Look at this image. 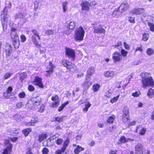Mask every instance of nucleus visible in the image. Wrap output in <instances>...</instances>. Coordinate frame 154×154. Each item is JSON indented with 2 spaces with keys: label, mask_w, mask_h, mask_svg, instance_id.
<instances>
[{
  "label": "nucleus",
  "mask_w": 154,
  "mask_h": 154,
  "mask_svg": "<svg viewBox=\"0 0 154 154\" xmlns=\"http://www.w3.org/2000/svg\"><path fill=\"white\" fill-rule=\"evenodd\" d=\"M142 80L141 82L142 87L144 88L147 87H154V82L153 79L151 76L146 77L143 75H141Z\"/></svg>",
  "instance_id": "obj_1"
},
{
  "label": "nucleus",
  "mask_w": 154,
  "mask_h": 154,
  "mask_svg": "<svg viewBox=\"0 0 154 154\" xmlns=\"http://www.w3.org/2000/svg\"><path fill=\"white\" fill-rule=\"evenodd\" d=\"M85 34V31L81 26L76 30L75 33V39L76 41H81L83 39Z\"/></svg>",
  "instance_id": "obj_2"
},
{
  "label": "nucleus",
  "mask_w": 154,
  "mask_h": 154,
  "mask_svg": "<svg viewBox=\"0 0 154 154\" xmlns=\"http://www.w3.org/2000/svg\"><path fill=\"white\" fill-rule=\"evenodd\" d=\"M4 141V145L6 147L3 149L2 154H11L12 151L13 145L9 140L5 139Z\"/></svg>",
  "instance_id": "obj_3"
},
{
  "label": "nucleus",
  "mask_w": 154,
  "mask_h": 154,
  "mask_svg": "<svg viewBox=\"0 0 154 154\" xmlns=\"http://www.w3.org/2000/svg\"><path fill=\"white\" fill-rule=\"evenodd\" d=\"M62 65L69 71H72L75 69V65L74 63L66 59H63L61 62Z\"/></svg>",
  "instance_id": "obj_4"
},
{
  "label": "nucleus",
  "mask_w": 154,
  "mask_h": 154,
  "mask_svg": "<svg viewBox=\"0 0 154 154\" xmlns=\"http://www.w3.org/2000/svg\"><path fill=\"white\" fill-rule=\"evenodd\" d=\"M31 32L33 34V35L31 36V39L32 42L36 47H41V45L38 43L36 39V37L38 38V40H41V38L39 33L38 32L37 30L35 29H32Z\"/></svg>",
  "instance_id": "obj_5"
},
{
  "label": "nucleus",
  "mask_w": 154,
  "mask_h": 154,
  "mask_svg": "<svg viewBox=\"0 0 154 154\" xmlns=\"http://www.w3.org/2000/svg\"><path fill=\"white\" fill-rule=\"evenodd\" d=\"M129 5L127 2H122L120 6L118 8L116 9L113 12V14H116V13L119 12L120 13H122L128 8L129 7Z\"/></svg>",
  "instance_id": "obj_6"
},
{
  "label": "nucleus",
  "mask_w": 154,
  "mask_h": 154,
  "mask_svg": "<svg viewBox=\"0 0 154 154\" xmlns=\"http://www.w3.org/2000/svg\"><path fill=\"white\" fill-rule=\"evenodd\" d=\"M13 37L11 38L12 45L15 48L18 49L19 47L20 44L18 34L17 33H15L14 36Z\"/></svg>",
  "instance_id": "obj_7"
},
{
  "label": "nucleus",
  "mask_w": 154,
  "mask_h": 154,
  "mask_svg": "<svg viewBox=\"0 0 154 154\" xmlns=\"http://www.w3.org/2000/svg\"><path fill=\"white\" fill-rule=\"evenodd\" d=\"M51 100L53 102L50 105V107L51 108H56L58 107L60 103L58 95H55L54 96H52L51 98Z\"/></svg>",
  "instance_id": "obj_8"
},
{
  "label": "nucleus",
  "mask_w": 154,
  "mask_h": 154,
  "mask_svg": "<svg viewBox=\"0 0 154 154\" xmlns=\"http://www.w3.org/2000/svg\"><path fill=\"white\" fill-rule=\"evenodd\" d=\"M66 55L69 58H71L72 60L75 59V51L70 48H65Z\"/></svg>",
  "instance_id": "obj_9"
},
{
  "label": "nucleus",
  "mask_w": 154,
  "mask_h": 154,
  "mask_svg": "<svg viewBox=\"0 0 154 154\" xmlns=\"http://www.w3.org/2000/svg\"><path fill=\"white\" fill-rule=\"evenodd\" d=\"M69 143V138H67L64 141L63 146L60 149H58L55 152V154H62V152H64L66 149Z\"/></svg>",
  "instance_id": "obj_10"
},
{
  "label": "nucleus",
  "mask_w": 154,
  "mask_h": 154,
  "mask_svg": "<svg viewBox=\"0 0 154 154\" xmlns=\"http://www.w3.org/2000/svg\"><path fill=\"white\" fill-rule=\"evenodd\" d=\"M32 103L30 104V109L36 110L38 109L40 106L41 102L38 100L34 98L31 100Z\"/></svg>",
  "instance_id": "obj_11"
},
{
  "label": "nucleus",
  "mask_w": 154,
  "mask_h": 154,
  "mask_svg": "<svg viewBox=\"0 0 154 154\" xmlns=\"http://www.w3.org/2000/svg\"><path fill=\"white\" fill-rule=\"evenodd\" d=\"M0 20L2 27L4 28L5 26H7L8 22V17L7 12L5 13L3 11L0 15Z\"/></svg>",
  "instance_id": "obj_12"
},
{
  "label": "nucleus",
  "mask_w": 154,
  "mask_h": 154,
  "mask_svg": "<svg viewBox=\"0 0 154 154\" xmlns=\"http://www.w3.org/2000/svg\"><path fill=\"white\" fill-rule=\"evenodd\" d=\"M34 85L38 86L40 88H43L44 86L43 85L42 78L38 76L35 77L34 81L33 82Z\"/></svg>",
  "instance_id": "obj_13"
},
{
  "label": "nucleus",
  "mask_w": 154,
  "mask_h": 154,
  "mask_svg": "<svg viewBox=\"0 0 154 154\" xmlns=\"http://www.w3.org/2000/svg\"><path fill=\"white\" fill-rule=\"evenodd\" d=\"M93 28L94 29L93 32L94 34H104L105 33L106 30L101 25H99L97 26H94Z\"/></svg>",
  "instance_id": "obj_14"
},
{
  "label": "nucleus",
  "mask_w": 154,
  "mask_h": 154,
  "mask_svg": "<svg viewBox=\"0 0 154 154\" xmlns=\"http://www.w3.org/2000/svg\"><path fill=\"white\" fill-rule=\"evenodd\" d=\"M50 67H46L47 70L46 71L47 74L46 76L47 77L50 76L54 72V70L55 68V66L53 64L52 61L49 62Z\"/></svg>",
  "instance_id": "obj_15"
},
{
  "label": "nucleus",
  "mask_w": 154,
  "mask_h": 154,
  "mask_svg": "<svg viewBox=\"0 0 154 154\" xmlns=\"http://www.w3.org/2000/svg\"><path fill=\"white\" fill-rule=\"evenodd\" d=\"M112 59L114 63L120 62L122 60V55L120 53L115 51L112 55Z\"/></svg>",
  "instance_id": "obj_16"
},
{
  "label": "nucleus",
  "mask_w": 154,
  "mask_h": 154,
  "mask_svg": "<svg viewBox=\"0 0 154 154\" xmlns=\"http://www.w3.org/2000/svg\"><path fill=\"white\" fill-rule=\"evenodd\" d=\"M4 53H5L6 57H8L11 55L13 52L12 47L11 45H6L4 50Z\"/></svg>",
  "instance_id": "obj_17"
},
{
  "label": "nucleus",
  "mask_w": 154,
  "mask_h": 154,
  "mask_svg": "<svg viewBox=\"0 0 154 154\" xmlns=\"http://www.w3.org/2000/svg\"><path fill=\"white\" fill-rule=\"evenodd\" d=\"M81 7V10L82 11H88L90 10V4L89 2L86 0H82L80 4Z\"/></svg>",
  "instance_id": "obj_18"
},
{
  "label": "nucleus",
  "mask_w": 154,
  "mask_h": 154,
  "mask_svg": "<svg viewBox=\"0 0 154 154\" xmlns=\"http://www.w3.org/2000/svg\"><path fill=\"white\" fill-rule=\"evenodd\" d=\"M145 9L141 8H135L132 10V13L136 15L142 14L144 12Z\"/></svg>",
  "instance_id": "obj_19"
},
{
  "label": "nucleus",
  "mask_w": 154,
  "mask_h": 154,
  "mask_svg": "<svg viewBox=\"0 0 154 154\" xmlns=\"http://www.w3.org/2000/svg\"><path fill=\"white\" fill-rule=\"evenodd\" d=\"M129 111L128 109H127L125 113H124L122 115V120L124 122H125L129 120Z\"/></svg>",
  "instance_id": "obj_20"
},
{
  "label": "nucleus",
  "mask_w": 154,
  "mask_h": 154,
  "mask_svg": "<svg viewBox=\"0 0 154 154\" xmlns=\"http://www.w3.org/2000/svg\"><path fill=\"white\" fill-rule=\"evenodd\" d=\"M48 136L47 133H42L38 136V141L39 142H42L44 140L46 139Z\"/></svg>",
  "instance_id": "obj_21"
},
{
  "label": "nucleus",
  "mask_w": 154,
  "mask_h": 154,
  "mask_svg": "<svg viewBox=\"0 0 154 154\" xmlns=\"http://www.w3.org/2000/svg\"><path fill=\"white\" fill-rule=\"evenodd\" d=\"M114 71H106L104 73V76L106 77H112L114 76Z\"/></svg>",
  "instance_id": "obj_22"
},
{
  "label": "nucleus",
  "mask_w": 154,
  "mask_h": 154,
  "mask_svg": "<svg viewBox=\"0 0 154 154\" xmlns=\"http://www.w3.org/2000/svg\"><path fill=\"white\" fill-rule=\"evenodd\" d=\"M133 139H131L130 138H128V139L126 138L125 136H121L120 139H119V141L121 143H125L128 142L129 141H133Z\"/></svg>",
  "instance_id": "obj_23"
},
{
  "label": "nucleus",
  "mask_w": 154,
  "mask_h": 154,
  "mask_svg": "<svg viewBox=\"0 0 154 154\" xmlns=\"http://www.w3.org/2000/svg\"><path fill=\"white\" fill-rule=\"evenodd\" d=\"M84 150V148L79 145L76 146V148L74 150V152L75 154H78L81 151Z\"/></svg>",
  "instance_id": "obj_24"
},
{
  "label": "nucleus",
  "mask_w": 154,
  "mask_h": 154,
  "mask_svg": "<svg viewBox=\"0 0 154 154\" xmlns=\"http://www.w3.org/2000/svg\"><path fill=\"white\" fill-rule=\"evenodd\" d=\"M64 116H58L54 117V120H52V122H57L59 123H60L63 122V118Z\"/></svg>",
  "instance_id": "obj_25"
},
{
  "label": "nucleus",
  "mask_w": 154,
  "mask_h": 154,
  "mask_svg": "<svg viewBox=\"0 0 154 154\" xmlns=\"http://www.w3.org/2000/svg\"><path fill=\"white\" fill-rule=\"evenodd\" d=\"M32 129L31 128H28L23 129L22 131V133L24 134V136L27 137L30 132L32 131Z\"/></svg>",
  "instance_id": "obj_26"
},
{
  "label": "nucleus",
  "mask_w": 154,
  "mask_h": 154,
  "mask_svg": "<svg viewBox=\"0 0 154 154\" xmlns=\"http://www.w3.org/2000/svg\"><path fill=\"white\" fill-rule=\"evenodd\" d=\"M116 118L115 116L112 114L111 116L109 117L106 120V122L109 124H112L113 123Z\"/></svg>",
  "instance_id": "obj_27"
},
{
  "label": "nucleus",
  "mask_w": 154,
  "mask_h": 154,
  "mask_svg": "<svg viewBox=\"0 0 154 154\" xmlns=\"http://www.w3.org/2000/svg\"><path fill=\"white\" fill-rule=\"evenodd\" d=\"M94 72V68L92 67H90L88 70L87 73V76L88 78H90L91 75H93Z\"/></svg>",
  "instance_id": "obj_28"
},
{
  "label": "nucleus",
  "mask_w": 154,
  "mask_h": 154,
  "mask_svg": "<svg viewBox=\"0 0 154 154\" xmlns=\"http://www.w3.org/2000/svg\"><path fill=\"white\" fill-rule=\"evenodd\" d=\"M91 85V82L89 81H85L83 83V85L84 88L86 89H88Z\"/></svg>",
  "instance_id": "obj_29"
},
{
  "label": "nucleus",
  "mask_w": 154,
  "mask_h": 154,
  "mask_svg": "<svg viewBox=\"0 0 154 154\" xmlns=\"http://www.w3.org/2000/svg\"><path fill=\"white\" fill-rule=\"evenodd\" d=\"M147 95L149 98H151L154 96V89L152 88H149L148 91Z\"/></svg>",
  "instance_id": "obj_30"
},
{
  "label": "nucleus",
  "mask_w": 154,
  "mask_h": 154,
  "mask_svg": "<svg viewBox=\"0 0 154 154\" xmlns=\"http://www.w3.org/2000/svg\"><path fill=\"white\" fill-rule=\"evenodd\" d=\"M100 87V85L97 83H96L93 85L92 89L94 92H96L99 91Z\"/></svg>",
  "instance_id": "obj_31"
},
{
  "label": "nucleus",
  "mask_w": 154,
  "mask_h": 154,
  "mask_svg": "<svg viewBox=\"0 0 154 154\" xmlns=\"http://www.w3.org/2000/svg\"><path fill=\"white\" fill-rule=\"evenodd\" d=\"M91 106V104L89 102H87L85 105V107L83 109L84 112H87L88 110V109Z\"/></svg>",
  "instance_id": "obj_32"
},
{
  "label": "nucleus",
  "mask_w": 154,
  "mask_h": 154,
  "mask_svg": "<svg viewBox=\"0 0 154 154\" xmlns=\"http://www.w3.org/2000/svg\"><path fill=\"white\" fill-rule=\"evenodd\" d=\"M69 103V102L67 101L62 104L59 107L58 109V111L59 112H60L62 111L66 106Z\"/></svg>",
  "instance_id": "obj_33"
},
{
  "label": "nucleus",
  "mask_w": 154,
  "mask_h": 154,
  "mask_svg": "<svg viewBox=\"0 0 154 154\" xmlns=\"http://www.w3.org/2000/svg\"><path fill=\"white\" fill-rule=\"evenodd\" d=\"M75 24L74 22L71 21L67 26V28L70 29H73L75 27Z\"/></svg>",
  "instance_id": "obj_34"
},
{
  "label": "nucleus",
  "mask_w": 154,
  "mask_h": 154,
  "mask_svg": "<svg viewBox=\"0 0 154 154\" xmlns=\"http://www.w3.org/2000/svg\"><path fill=\"white\" fill-rule=\"evenodd\" d=\"M143 148L142 145L140 143H138L135 146L136 152H140Z\"/></svg>",
  "instance_id": "obj_35"
},
{
  "label": "nucleus",
  "mask_w": 154,
  "mask_h": 154,
  "mask_svg": "<svg viewBox=\"0 0 154 154\" xmlns=\"http://www.w3.org/2000/svg\"><path fill=\"white\" fill-rule=\"evenodd\" d=\"M17 31V29L15 28L12 27L11 28V32L10 34L11 38V37H13V36H14L15 35V33H17L16 32Z\"/></svg>",
  "instance_id": "obj_36"
},
{
  "label": "nucleus",
  "mask_w": 154,
  "mask_h": 154,
  "mask_svg": "<svg viewBox=\"0 0 154 154\" xmlns=\"http://www.w3.org/2000/svg\"><path fill=\"white\" fill-rule=\"evenodd\" d=\"M146 128L143 127L141 128L139 130L138 134L140 135H144L146 131Z\"/></svg>",
  "instance_id": "obj_37"
},
{
  "label": "nucleus",
  "mask_w": 154,
  "mask_h": 154,
  "mask_svg": "<svg viewBox=\"0 0 154 154\" xmlns=\"http://www.w3.org/2000/svg\"><path fill=\"white\" fill-rule=\"evenodd\" d=\"M149 34L148 33H144L142 35V40L144 41H147L149 39Z\"/></svg>",
  "instance_id": "obj_38"
},
{
  "label": "nucleus",
  "mask_w": 154,
  "mask_h": 154,
  "mask_svg": "<svg viewBox=\"0 0 154 154\" xmlns=\"http://www.w3.org/2000/svg\"><path fill=\"white\" fill-rule=\"evenodd\" d=\"M30 121L32 125L34 126L36 123L38 122V119L37 117H33Z\"/></svg>",
  "instance_id": "obj_39"
},
{
  "label": "nucleus",
  "mask_w": 154,
  "mask_h": 154,
  "mask_svg": "<svg viewBox=\"0 0 154 154\" xmlns=\"http://www.w3.org/2000/svg\"><path fill=\"white\" fill-rule=\"evenodd\" d=\"M147 25L149 26L150 30L151 31L154 32V24L151 22H148Z\"/></svg>",
  "instance_id": "obj_40"
},
{
  "label": "nucleus",
  "mask_w": 154,
  "mask_h": 154,
  "mask_svg": "<svg viewBox=\"0 0 154 154\" xmlns=\"http://www.w3.org/2000/svg\"><path fill=\"white\" fill-rule=\"evenodd\" d=\"M121 55L124 57H127L128 52L124 49H122L121 51Z\"/></svg>",
  "instance_id": "obj_41"
},
{
  "label": "nucleus",
  "mask_w": 154,
  "mask_h": 154,
  "mask_svg": "<svg viewBox=\"0 0 154 154\" xmlns=\"http://www.w3.org/2000/svg\"><path fill=\"white\" fill-rule=\"evenodd\" d=\"M147 54L149 55H151L154 53V50L151 48H148L146 50Z\"/></svg>",
  "instance_id": "obj_42"
},
{
  "label": "nucleus",
  "mask_w": 154,
  "mask_h": 154,
  "mask_svg": "<svg viewBox=\"0 0 154 154\" xmlns=\"http://www.w3.org/2000/svg\"><path fill=\"white\" fill-rule=\"evenodd\" d=\"M63 141V139L61 138H58L55 141L57 144L58 145H61Z\"/></svg>",
  "instance_id": "obj_43"
},
{
  "label": "nucleus",
  "mask_w": 154,
  "mask_h": 154,
  "mask_svg": "<svg viewBox=\"0 0 154 154\" xmlns=\"http://www.w3.org/2000/svg\"><path fill=\"white\" fill-rule=\"evenodd\" d=\"M54 33V31L52 29H49L46 30L45 32V34L48 35H52Z\"/></svg>",
  "instance_id": "obj_44"
},
{
  "label": "nucleus",
  "mask_w": 154,
  "mask_h": 154,
  "mask_svg": "<svg viewBox=\"0 0 154 154\" xmlns=\"http://www.w3.org/2000/svg\"><path fill=\"white\" fill-rule=\"evenodd\" d=\"M119 96V94L116 97H113L110 100V102L112 103H113L114 102H116L118 100Z\"/></svg>",
  "instance_id": "obj_45"
},
{
  "label": "nucleus",
  "mask_w": 154,
  "mask_h": 154,
  "mask_svg": "<svg viewBox=\"0 0 154 154\" xmlns=\"http://www.w3.org/2000/svg\"><path fill=\"white\" fill-rule=\"evenodd\" d=\"M67 2H63V11L64 12H65L67 8Z\"/></svg>",
  "instance_id": "obj_46"
},
{
  "label": "nucleus",
  "mask_w": 154,
  "mask_h": 154,
  "mask_svg": "<svg viewBox=\"0 0 154 154\" xmlns=\"http://www.w3.org/2000/svg\"><path fill=\"white\" fill-rule=\"evenodd\" d=\"M135 17H129L128 18V20L129 22L132 23H134L135 22Z\"/></svg>",
  "instance_id": "obj_47"
},
{
  "label": "nucleus",
  "mask_w": 154,
  "mask_h": 154,
  "mask_svg": "<svg viewBox=\"0 0 154 154\" xmlns=\"http://www.w3.org/2000/svg\"><path fill=\"white\" fill-rule=\"evenodd\" d=\"M42 154H48L49 152V149L46 147H44L42 151Z\"/></svg>",
  "instance_id": "obj_48"
},
{
  "label": "nucleus",
  "mask_w": 154,
  "mask_h": 154,
  "mask_svg": "<svg viewBox=\"0 0 154 154\" xmlns=\"http://www.w3.org/2000/svg\"><path fill=\"white\" fill-rule=\"evenodd\" d=\"M12 74V73H6L4 75L3 78L4 79L6 80L9 78L11 75Z\"/></svg>",
  "instance_id": "obj_49"
},
{
  "label": "nucleus",
  "mask_w": 154,
  "mask_h": 154,
  "mask_svg": "<svg viewBox=\"0 0 154 154\" xmlns=\"http://www.w3.org/2000/svg\"><path fill=\"white\" fill-rule=\"evenodd\" d=\"M13 90V88L11 86H8L6 91V93L7 94H10L12 91Z\"/></svg>",
  "instance_id": "obj_50"
},
{
  "label": "nucleus",
  "mask_w": 154,
  "mask_h": 154,
  "mask_svg": "<svg viewBox=\"0 0 154 154\" xmlns=\"http://www.w3.org/2000/svg\"><path fill=\"white\" fill-rule=\"evenodd\" d=\"M40 106V108L38 111L40 112H43L45 109V106L44 104H42V105L41 104Z\"/></svg>",
  "instance_id": "obj_51"
},
{
  "label": "nucleus",
  "mask_w": 154,
  "mask_h": 154,
  "mask_svg": "<svg viewBox=\"0 0 154 154\" xmlns=\"http://www.w3.org/2000/svg\"><path fill=\"white\" fill-rule=\"evenodd\" d=\"M140 93L139 91H136L132 94V95L134 97H137L139 96Z\"/></svg>",
  "instance_id": "obj_52"
},
{
  "label": "nucleus",
  "mask_w": 154,
  "mask_h": 154,
  "mask_svg": "<svg viewBox=\"0 0 154 154\" xmlns=\"http://www.w3.org/2000/svg\"><path fill=\"white\" fill-rule=\"evenodd\" d=\"M40 48L39 49L40 51V53L41 54H43L46 52V49L44 47H42L41 46V47H40L39 48Z\"/></svg>",
  "instance_id": "obj_53"
},
{
  "label": "nucleus",
  "mask_w": 154,
  "mask_h": 154,
  "mask_svg": "<svg viewBox=\"0 0 154 154\" xmlns=\"http://www.w3.org/2000/svg\"><path fill=\"white\" fill-rule=\"evenodd\" d=\"M89 4H90V6L94 7L97 4V3L95 0H93L91 1L90 3H89Z\"/></svg>",
  "instance_id": "obj_54"
},
{
  "label": "nucleus",
  "mask_w": 154,
  "mask_h": 154,
  "mask_svg": "<svg viewBox=\"0 0 154 154\" xmlns=\"http://www.w3.org/2000/svg\"><path fill=\"white\" fill-rule=\"evenodd\" d=\"M28 89L29 91L32 92L35 90V88L33 85H30L28 86Z\"/></svg>",
  "instance_id": "obj_55"
},
{
  "label": "nucleus",
  "mask_w": 154,
  "mask_h": 154,
  "mask_svg": "<svg viewBox=\"0 0 154 154\" xmlns=\"http://www.w3.org/2000/svg\"><path fill=\"white\" fill-rule=\"evenodd\" d=\"M20 38L21 41L22 43L24 42H25L26 39V36L24 35H21L20 36Z\"/></svg>",
  "instance_id": "obj_56"
},
{
  "label": "nucleus",
  "mask_w": 154,
  "mask_h": 154,
  "mask_svg": "<svg viewBox=\"0 0 154 154\" xmlns=\"http://www.w3.org/2000/svg\"><path fill=\"white\" fill-rule=\"evenodd\" d=\"M124 47L125 49L129 50L130 49V46L129 45L127 44L126 42H124L123 43Z\"/></svg>",
  "instance_id": "obj_57"
},
{
  "label": "nucleus",
  "mask_w": 154,
  "mask_h": 154,
  "mask_svg": "<svg viewBox=\"0 0 154 154\" xmlns=\"http://www.w3.org/2000/svg\"><path fill=\"white\" fill-rule=\"evenodd\" d=\"M122 43L121 41H118L116 44L113 45V47L115 48H117L119 46H122Z\"/></svg>",
  "instance_id": "obj_58"
},
{
  "label": "nucleus",
  "mask_w": 154,
  "mask_h": 154,
  "mask_svg": "<svg viewBox=\"0 0 154 154\" xmlns=\"http://www.w3.org/2000/svg\"><path fill=\"white\" fill-rule=\"evenodd\" d=\"M25 93L24 92H22L19 94L18 96L20 98H23L25 97Z\"/></svg>",
  "instance_id": "obj_59"
},
{
  "label": "nucleus",
  "mask_w": 154,
  "mask_h": 154,
  "mask_svg": "<svg viewBox=\"0 0 154 154\" xmlns=\"http://www.w3.org/2000/svg\"><path fill=\"white\" fill-rule=\"evenodd\" d=\"M32 149L30 148H28L26 151V154H33L32 152Z\"/></svg>",
  "instance_id": "obj_60"
},
{
  "label": "nucleus",
  "mask_w": 154,
  "mask_h": 154,
  "mask_svg": "<svg viewBox=\"0 0 154 154\" xmlns=\"http://www.w3.org/2000/svg\"><path fill=\"white\" fill-rule=\"evenodd\" d=\"M143 51V49L142 48V45H140L139 47H137L135 50V52H136L137 51H140V52H142Z\"/></svg>",
  "instance_id": "obj_61"
},
{
  "label": "nucleus",
  "mask_w": 154,
  "mask_h": 154,
  "mask_svg": "<svg viewBox=\"0 0 154 154\" xmlns=\"http://www.w3.org/2000/svg\"><path fill=\"white\" fill-rule=\"evenodd\" d=\"M10 139L11 141L12 142L14 143L18 139V137H11L10 138Z\"/></svg>",
  "instance_id": "obj_62"
},
{
  "label": "nucleus",
  "mask_w": 154,
  "mask_h": 154,
  "mask_svg": "<svg viewBox=\"0 0 154 154\" xmlns=\"http://www.w3.org/2000/svg\"><path fill=\"white\" fill-rule=\"evenodd\" d=\"M24 124L26 126H32L31 124L30 121L28 122H25L24 123Z\"/></svg>",
  "instance_id": "obj_63"
},
{
  "label": "nucleus",
  "mask_w": 154,
  "mask_h": 154,
  "mask_svg": "<svg viewBox=\"0 0 154 154\" xmlns=\"http://www.w3.org/2000/svg\"><path fill=\"white\" fill-rule=\"evenodd\" d=\"M136 123V122L135 121H133L130 122L128 124V126H133L135 125Z\"/></svg>",
  "instance_id": "obj_64"
}]
</instances>
